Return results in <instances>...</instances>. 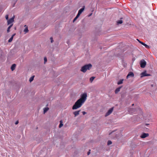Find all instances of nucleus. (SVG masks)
<instances>
[{
	"instance_id": "20",
	"label": "nucleus",
	"mask_w": 157,
	"mask_h": 157,
	"mask_svg": "<svg viewBox=\"0 0 157 157\" xmlns=\"http://www.w3.org/2000/svg\"><path fill=\"white\" fill-rule=\"evenodd\" d=\"M120 88H117L115 90V93L116 94H117L118 92L119 91H120Z\"/></svg>"
},
{
	"instance_id": "11",
	"label": "nucleus",
	"mask_w": 157,
	"mask_h": 157,
	"mask_svg": "<svg viewBox=\"0 0 157 157\" xmlns=\"http://www.w3.org/2000/svg\"><path fill=\"white\" fill-rule=\"evenodd\" d=\"M15 67L16 65L15 64H13L12 65L11 67V69L12 71H13L15 69Z\"/></svg>"
},
{
	"instance_id": "29",
	"label": "nucleus",
	"mask_w": 157,
	"mask_h": 157,
	"mask_svg": "<svg viewBox=\"0 0 157 157\" xmlns=\"http://www.w3.org/2000/svg\"><path fill=\"white\" fill-rule=\"evenodd\" d=\"M136 40H137L138 41V42H139L141 44H142V43H143V42H142L141 41H140L139 39H137Z\"/></svg>"
},
{
	"instance_id": "35",
	"label": "nucleus",
	"mask_w": 157,
	"mask_h": 157,
	"mask_svg": "<svg viewBox=\"0 0 157 157\" xmlns=\"http://www.w3.org/2000/svg\"><path fill=\"white\" fill-rule=\"evenodd\" d=\"M134 105V104H132V105Z\"/></svg>"
},
{
	"instance_id": "4",
	"label": "nucleus",
	"mask_w": 157,
	"mask_h": 157,
	"mask_svg": "<svg viewBox=\"0 0 157 157\" xmlns=\"http://www.w3.org/2000/svg\"><path fill=\"white\" fill-rule=\"evenodd\" d=\"M113 110V108L112 107L109 109L108 111V112L106 113L105 116L107 117L110 114L112 113Z\"/></svg>"
},
{
	"instance_id": "27",
	"label": "nucleus",
	"mask_w": 157,
	"mask_h": 157,
	"mask_svg": "<svg viewBox=\"0 0 157 157\" xmlns=\"http://www.w3.org/2000/svg\"><path fill=\"white\" fill-rule=\"evenodd\" d=\"M6 18L7 20H8L9 18V16L8 15H7L6 16Z\"/></svg>"
},
{
	"instance_id": "9",
	"label": "nucleus",
	"mask_w": 157,
	"mask_h": 157,
	"mask_svg": "<svg viewBox=\"0 0 157 157\" xmlns=\"http://www.w3.org/2000/svg\"><path fill=\"white\" fill-rule=\"evenodd\" d=\"M148 136V133H144L140 136V137L142 138H144Z\"/></svg>"
},
{
	"instance_id": "21",
	"label": "nucleus",
	"mask_w": 157,
	"mask_h": 157,
	"mask_svg": "<svg viewBox=\"0 0 157 157\" xmlns=\"http://www.w3.org/2000/svg\"><path fill=\"white\" fill-rule=\"evenodd\" d=\"M95 77H92L90 79V81L91 82H92L93 80L95 78Z\"/></svg>"
},
{
	"instance_id": "16",
	"label": "nucleus",
	"mask_w": 157,
	"mask_h": 157,
	"mask_svg": "<svg viewBox=\"0 0 157 157\" xmlns=\"http://www.w3.org/2000/svg\"><path fill=\"white\" fill-rule=\"evenodd\" d=\"M29 31V30L28 29V28L27 27H26L25 29L24 30V32L25 33H28Z\"/></svg>"
},
{
	"instance_id": "25",
	"label": "nucleus",
	"mask_w": 157,
	"mask_h": 157,
	"mask_svg": "<svg viewBox=\"0 0 157 157\" xmlns=\"http://www.w3.org/2000/svg\"><path fill=\"white\" fill-rule=\"evenodd\" d=\"M44 64H45L46 62H47V58L46 57H44Z\"/></svg>"
},
{
	"instance_id": "23",
	"label": "nucleus",
	"mask_w": 157,
	"mask_h": 157,
	"mask_svg": "<svg viewBox=\"0 0 157 157\" xmlns=\"http://www.w3.org/2000/svg\"><path fill=\"white\" fill-rule=\"evenodd\" d=\"M134 109H130L129 110H128V112L130 113H133V112L132 111H133Z\"/></svg>"
},
{
	"instance_id": "34",
	"label": "nucleus",
	"mask_w": 157,
	"mask_h": 157,
	"mask_svg": "<svg viewBox=\"0 0 157 157\" xmlns=\"http://www.w3.org/2000/svg\"><path fill=\"white\" fill-rule=\"evenodd\" d=\"M91 15H92V13H91V14H90V15L89 16H91Z\"/></svg>"
},
{
	"instance_id": "1",
	"label": "nucleus",
	"mask_w": 157,
	"mask_h": 157,
	"mask_svg": "<svg viewBox=\"0 0 157 157\" xmlns=\"http://www.w3.org/2000/svg\"><path fill=\"white\" fill-rule=\"evenodd\" d=\"M87 97L86 93H84L80 95V98L76 101L72 106V109H76L81 107L86 100Z\"/></svg>"
},
{
	"instance_id": "17",
	"label": "nucleus",
	"mask_w": 157,
	"mask_h": 157,
	"mask_svg": "<svg viewBox=\"0 0 157 157\" xmlns=\"http://www.w3.org/2000/svg\"><path fill=\"white\" fill-rule=\"evenodd\" d=\"M142 44L146 48H149V46L146 44L144 43L143 42L142 43Z\"/></svg>"
},
{
	"instance_id": "30",
	"label": "nucleus",
	"mask_w": 157,
	"mask_h": 157,
	"mask_svg": "<svg viewBox=\"0 0 157 157\" xmlns=\"http://www.w3.org/2000/svg\"><path fill=\"white\" fill-rule=\"evenodd\" d=\"M82 114H83V115H85L86 114V113L85 112V111H83V112H82Z\"/></svg>"
},
{
	"instance_id": "31",
	"label": "nucleus",
	"mask_w": 157,
	"mask_h": 157,
	"mask_svg": "<svg viewBox=\"0 0 157 157\" xmlns=\"http://www.w3.org/2000/svg\"><path fill=\"white\" fill-rule=\"evenodd\" d=\"M18 121H17L15 123V124H18Z\"/></svg>"
},
{
	"instance_id": "10",
	"label": "nucleus",
	"mask_w": 157,
	"mask_h": 157,
	"mask_svg": "<svg viewBox=\"0 0 157 157\" xmlns=\"http://www.w3.org/2000/svg\"><path fill=\"white\" fill-rule=\"evenodd\" d=\"M80 112V110L75 111L73 112V114L75 115V117H76L79 114V112Z\"/></svg>"
},
{
	"instance_id": "5",
	"label": "nucleus",
	"mask_w": 157,
	"mask_h": 157,
	"mask_svg": "<svg viewBox=\"0 0 157 157\" xmlns=\"http://www.w3.org/2000/svg\"><path fill=\"white\" fill-rule=\"evenodd\" d=\"M15 17V16H13L9 20H8L7 21V24L8 25H9L10 24H13L12 23L14 21V19Z\"/></svg>"
},
{
	"instance_id": "28",
	"label": "nucleus",
	"mask_w": 157,
	"mask_h": 157,
	"mask_svg": "<svg viewBox=\"0 0 157 157\" xmlns=\"http://www.w3.org/2000/svg\"><path fill=\"white\" fill-rule=\"evenodd\" d=\"M50 40H51V43H52L53 41V38L52 37H51L50 38Z\"/></svg>"
},
{
	"instance_id": "22",
	"label": "nucleus",
	"mask_w": 157,
	"mask_h": 157,
	"mask_svg": "<svg viewBox=\"0 0 157 157\" xmlns=\"http://www.w3.org/2000/svg\"><path fill=\"white\" fill-rule=\"evenodd\" d=\"M79 16L78 15V14H77L76 17L74 18V19L73 20V22H74L75 20H76V19L79 17Z\"/></svg>"
},
{
	"instance_id": "18",
	"label": "nucleus",
	"mask_w": 157,
	"mask_h": 157,
	"mask_svg": "<svg viewBox=\"0 0 157 157\" xmlns=\"http://www.w3.org/2000/svg\"><path fill=\"white\" fill-rule=\"evenodd\" d=\"M123 23V21L121 20H120L117 21V24H121Z\"/></svg>"
},
{
	"instance_id": "26",
	"label": "nucleus",
	"mask_w": 157,
	"mask_h": 157,
	"mask_svg": "<svg viewBox=\"0 0 157 157\" xmlns=\"http://www.w3.org/2000/svg\"><path fill=\"white\" fill-rule=\"evenodd\" d=\"M112 144V142H111V141H110V140H109V141H108V142L107 144H108V145H110V144Z\"/></svg>"
},
{
	"instance_id": "12",
	"label": "nucleus",
	"mask_w": 157,
	"mask_h": 157,
	"mask_svg": "<svg viewBox=\"0 0 157 157\" xmlns=\"http://www.w3.org/2000/svg\"><path fill=\"white\" fill-rule=\"evenodd\" d=\"M59 122L60 124L59 125V127L61 128L63 126V122L62 120H61Z\"/></svg>"
},
{
	"instance_id": "7",
	"label": "nucleus",
	"mask_w": 157,
	"mask_h": 157,
	"mask_svg": "<svg viewBox=\"0 0 157 157\" xmlns=\"http://www.w3.org/2000/svg\"><path fill=\"white\" fill-rule=\"evenodd\" d=\"M134 76V73L132 72H130L128 73V75H127L126 77V78H128L130 77H133Z\"/></svg>"
},
{
	"instance_id": "19",
	"label": "nucleus",
	"mask_w": 157,
	"mask_h": 157,
	"mask_svg": "<svg viewBox=\"0 0 157 157\" xmlns=\"http://www.w3.org/2000/svg\"><path fill=\"white\" fill-rule=\"evenodd\" d=\"M123 79H122L121 80H120L119 81H118L117 82V84L118 85H120L121 84L123 83Z\"/></svg>"
},
{
	"instance_id": "24",
	"label": "nucleus",
	"mask_w": 157,
	"mask_h": 157,
	"mask_svg": "<svg viewBox=\"0 0 157 157\" xmlns=\"http://www.w3.org/2000/svg\"><path fill=\"white\" fill-rule=\"evenodd\" d=\"M13 39V37H11L9 40L8 42H11L12 41Z\"/></svg>"
},
{
	"instance_id": "32",
	"label": "nucleus",
	"mask_w": 157,
	"mask_h": 157,
	"mask_svg": "<svg viewBox=\"0 0 157 157\" xmlns=\"http://www.w3.org/2000/svg\"><path fill=\"white\" fill-rule=\"evenodd\" d=\"M15 34H13L11 37H13V36H15Z\"/></svg>"
},
{
	"instance_id": "8",
	"label": "nucleus",
	"mask_w": 157,
	"mask_h": 157,
	"mask_svg": "<svg viewBox=\"0 0 157 157\" xmlns=\"http://www.w3.org/2000/svg\"><path fill=\"white\" fill-rule=\"evenodd\" d=\"M141 77H144V76H148L150 75L147 74L146 73V71H144V72H142L141 73Z\"/></svg>"
},
{
	"instance_id": "15",
	"label": "nucleus",
	"mask_w": 157,
	"mask_h": 157,
	"mask_svg": "<svg viewBox=\"0 0 157 157\" xmlns=\"http://www.w3.org/2000/svg\"><path fill=\"white\" fill-rule=\"evenodd\" d=\"M49 109V108L48 107H46L44 109V113H45Z\"/></svg>"
},
{
	"instance_id": "3",
	"label": "nucleus",
	"mask_w": 157,
	"mask_h": 157,
	"mask_svg": "<svg viewBox=\"0 0 157 157\" xmlns=\"http://www.w3.org/2000/svg\"><path fill=\"white\" fill-rule=\"evenodd\" d=\"M146 64V62L144 60H141L140 62V65L141 67L144 68Z\"/></svg>"
},
{
	"instance_id": "2",
	"label": "nucleus",
	"mask_w": 157,
	"mask_h": 157,
	"mask_svg": "<svg viewBox=\"0 0 157 157\" xmlns=\"http://www.w3.org/2000/svg\"><path fill=\"white\" fill-rule=\"evenodd\" d=\"M92 65L90 63L86 64L82 67L80 71L83 73H85L87 70H90L92 68Z\"/></svg>"
},
{
	"instance_id": "14",
	"label": "nucleus",
	"mask_w": 157,
	"mask_h": 157,
	"mask_svg": "<svg viewBox=\"0 0 157 157\" xmlns=\"http://www.w3.org/2000/svg\"><path fill=\"white\" fill-rule=\"evenodd\" d=\"M34 76H33L31 77L29 79V81L30 82H31L33 80L34 78Z\"/></svg>"
},
{
	"instance_id": "13",
	"label": "nucleus",
	"mask_w": 157,
	"mask_h": 157,
	"mask_svg": "<svg viewBox=\"0 0 157 157\" xmlns=\"http://www.w3.org/2000/svg\"><path fill=\"white\" fill-rule=\"evenodd\" d=\"M13 24H11L10 25L9 27H8L7 29V33H9L10 31V28L11 27L13 26Z\"/></svg>"
},
{
	"instance_id": "6",
	"label": "nucleus",
	"mask_w": 157,
	"mask_h": 157,
	"mask_svg": "<svg viewBox=\"0 0 157 157\" xmlns=\"http://www.w3.org/2000/svg\"><path fill=\"white\" fill-rule=\"evenodd\" d=\"M85 8V6H83V7L80 9L78 11V15L80 16V14L82 13L83 12V11L84 10Z\"/></svg>"
},
{
	"instance_id": "33",
	"label": "nucleus",
	"mask_w": 157,
	"mask_h": 157,
	"mask_svg": "<svg viewBox=\"0 0 157 157\" xmlns=\"http://www.w3.org/2000/svg\"><path fill=\"white\" fill-rule=\"evenodd\" d=\"M90 153V151L88 152V153H87V155H89Z\"/></svg>"
}]
</instances>
